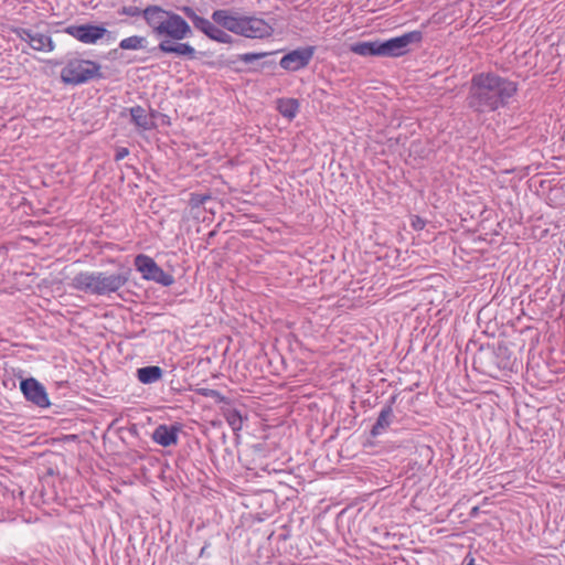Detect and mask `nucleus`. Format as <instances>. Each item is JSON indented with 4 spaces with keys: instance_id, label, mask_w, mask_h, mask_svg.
<instances>
[{
    "instance_id": "1",
    "label": "nucleus",
    "mask_w": 565,
    "mask_h": 565,
    "mask_svg": "<svg viewBox=\"0 0 565 565\" xmlns=\"http://www.w3.org/2000/svg\"><path fill=\"white\" fill-rule=\"evenodd\" d=\"M516 92V83L494 73H479L471 78L467 100L475 111H495L504 107Z\"/></svg>"
},
{
    "instance_id": "2",
    "label": "nucleus",
    "mask_w": 565,
    "mask_h": 565,
    "mask_svg": "<svg viewBox=\"0 0 565 565\" xmlns=\"http://www.w3.org/2000/svg\"><path fill=\"white\" fill-rule=\"evenodd\" d=\"M127 281L128 276L122 273L81 271L72 278L71 287L88 295L109 296L121 289Z\"/></svg>"
},
{
    "instance_id": "3",
    "label": "nucleus",
    "mask_w": 565,
    "mask_h": 565,
    "mask_svg": "<svg viewBox=\"0 0 565 565\" xmlns=\"http://www.w3.org/2000/svg\"><path fill=\"white\" fill-rule=\"evenodd\" d=\"M422 39L423 34L420 31H412L386 41L375 40L356 42L350 45V51L363 57H399L408 52L409 44L419 43Z\"/></svg>"
},
{
    "instance_id": "4",
    "label": "nucleus",
    "mask_w": 565,
    "mask_h": 565,
    "mask_svg": "<svg viewBox=\"0 0 565 565\" xmlns=\"http://www.w3.org/2000/svg\"><path fill=\"white\" fill-rule=\"evenodd\" d=\"M142 17L154 35L161 39L159 49L167 53H177V14L158 6H149L143 9Z\"/></svg>"
},
{
    "instance_id": "5",
    "label": "nucleus",
    "mask_w": 565,
    "mask_h": 565,
    "mask_svg": "<svg viewBox=\"0 0 565 565\" xmlns=\"http://www.w3.org/2000/svg\"><path fill=\"white\" fill-rule=\"evenodd\" d=\"M100 65L94 61L71 58L61 71V79L68 85H81L100 76Z\"/></svg>"
},
{
    "instance_id": "6",
    "label": "nucleus",
    "mask_w": 565,
    "mask_h": 565,
    "mask_svg": "<svg viewBox=\"0 0 565 565\" xmlns=\"http://www.w3.org/2000/svg\"><path fill=\"white\" fill-rule=\"evenodd\" d=\"M134 265L146 280H152L162 286H169L173 282V277L166 274L157 263L148 255L139 254L135 257Z\"/></svg>"
},
{
    "instance_id": "7",
    "label": "nucleus",
    "mask_w": 565,
    "mask_h": 565,
    "mask_svg": "<svg viewBox=\"0 0 565 565\" xmlns=\"http://www.w3.org/2000/svg\"><path fill=\"white\" fill-rule=\"evenodd\" d=\"M65 32L85 44H95L105 35H109L106 28L93 24L70 25Z\"/></svg>"
},
{
    "instance_id": "8",
    "label": "nucleus",
    "mask_w": 565,
    "mask_h": 565,
    "mask_svg": "<svg viewBox=\"0 0 565 565\" xmlns=\"http://www.w3.org/2000/svg\"><path fill=\"white\" fill-rule=\"evenodd\" d=\"M315 54L313 46H306L294 50L284 55L279 62L281 68L288 72H296L308 66Z\"/></svg>"
},
{
    "instance_id": "9",
    "label": "nucleus",
    "mask_w": 565,
    "mask_h": 565,
    "mask_svg": "<svg viewBox=\"0 0 565 565\" xmlns=\"http://www.w3.org/2000/svg\"><path fill=\"white\" fill-rule=\"evenodd\" d=\"M20 388L24 397L34 405L42 408L50 406V399L45 387L35 379L30 377L21 381Z\"/></svg>"
},
{
    "instance_id": "10",
    "label": "nucleus",
    "mask_w": 565,
    "mask_h": 565,
    "mask_svg": "<svg viewBox=\"0 0 565 565\" xmlns=\"http://www.w3.org/2000/svg\"><path fill=\"white\" fill-rule=\"evenodd\" d=\"M274 28L264 19L244 15L241 35L250 39L269 38Z\"/></svg>"
},
{
    "instance_id": "11",
    "label": "nucleus",
    "mask_w": 565,
    "mask_h": 565,
    "mask_svg": "<svg viewBox=\"0 0 565 565\" xmlns=\"http://www.w3.org/2000/svg\"><path fill=\"white\" fill-rule=\"evenodd\" d=\"M17 33L22 41L29 43V45L35 51L51 52L54 49L52 38L46 33H41L31 29H20Z\"/></svg>"
},
{
    "instance_id": "12",
    "label": "nucleus",
    "mask_w": 565,
    "mask_h": 565,
    "mask_svg": "<svg viewBox=\"0 0 565 565\" xmlns=\"http://www.w3.org/2000/svg\"><path fill=\"white\" fill-rule=\"evenodd\" d=\"M243 19L244 15L224 9L215 10L212 13V20L215 24L237 35H241Z\"/></svg>"
},
{
    "instance_id": "13",
    "label": "nucleus",
    "mask_w": 565,
    "mask_h": 565,
    "mask_svg": "<svg viewBox=\"0 0 565 565\" xmlns=\"http://www.w3.org/2000/svg\"><path fill=\"white\" fill-rule=\"evenodd\" d=\"M131 121L142 131L151 130L154 127L153 115L141 106H134L129 109Z\"/></svg>"
},
{
    "instance_id": "14",
    "label": "nucleus",
    "mask_w": 565,
    "mask_h": 565,
    "mask_svg": "<svg viewBox=\"0 0 565 565\" xmlns=\"http://www.w3.org/2000/svg\"><path fill=\"white\" fill-rule=\"evenodd\" d=\"M277 110L279 111V114L288 119L289 121H291L292 119H295L299 113V109H300V103L297 98H291V97H284V98H278L277 102Z\"/></svg>"
},
{
    "instance_id": "15",
    "label": "nucleus",
    "mask_w": 565,
    "mask_h": 565,
    "mask_svg": "<svg viewBox=\"0 0 565 565\" xmlns=\"http://www.w3.org/2000/svg\"><path fill=\"white\" fill-rule=\"evenodd\" d=\"M153 440L161 446H169L177 441V425L173 424L170 427L160 425L153 431Z\"/></svg>"
},
{
    "instance_id": "16",
    "label": "nucleus",
    "mask_w": 565,
    "mask_h": 565,
    "mask_svg": "<svg viewBox=\"0 0 565 565\" xmlns=\"http://www.w3.org/2000/svg\"><path fill=\"white\" fill-rule=\"evenodd\" d=\"M162 376V370L159 366L151 365L137 370V379L142 384H152L158 382Z\"/></svg>"
},
{
    "instance_id": "17",
    "label": "nucleus",
    "mask_w": 565,
    "mask_h": 565,
    "mask_svg": "<svg viewBox=\"0 0 565 565\" xmlns=\"http://www.w3.org/2000/svg\"><path fill=\"white\" fill-rule=\"evenodd\" d=\"M393 416V409L391 406L384 407L377 417L375 425L373 426L372 434L379 435L382 430L386 429L391 424Z\"/></svg>"
},
{
    "instance_id": "18",
    "label": "nucleus",
    "mask_w": 565,
    "mask_h": 565,
    "mask_svg": "<svg viewBox=\"0 0 565 565\" xmlns=\"http://www.w3.org/2000/svg\"><path fill=\"white\" fill-rule=\"evenodd\" d=\"M147 44V40L140 35H132L126 39H122L119 43V47L122 50H141L145 49Z\"/></svg>"
},
{
    "instance_id": "19",
    "label": "nucleus",
    "mask_w": 565,
    "mask_h": 565,
    "mask_svg": "<svg viewBox=\"0 0 565 565\" xmlns=\"http://www.w3.org/2000/svg\"><path fill=\"white\" fill-rule=\"evenodd\" d=\"M206 35L210 39H212L216 42H220V43L230 44L233 41L232 36L227 32H225L224 30H222L214 23L211 25L209 31H206Z\"/></svg>"
},
{
    "instance_id": "20",
    "label": "nucleus",
    "mask_w": 565,
    "mask_h": 565,
    "mask_svg": "<svg viewBox=\"0 0 565 565\" xmlns=\"http://www.w3.org/2000/svg\"><path fill=\"white\" fill-rule=\"evenodd\" d=\"M225 418L233 430L238 431L243 427V419L238 411L230 409L225 413Z\"/></svg>"
},
{
    "instance_id": "21",
    "label": "nucleus",
    "mask_w": 565,
    "mask_h": 565,
    "mask_svg": "<svg viewBox=\"0 0 565 565\" xmlns=\"http://www.w3.org/2000/svg\"><path fill=\"white\" fill-rule=\"evenodd\" d=\"M192 22H193L194 26L196 29H199L200 31H202L204 34H206V31H209V29L213 24V22H211L210 20L201 18L195 14H193V17H192Z\"/></svg>"
},
{
    "instance_id": "22",
    "label": "nucleus",
    "mask_w": 565,
    "mask_h": 565,
    "mask_svg": "<svg viewBox=\"0 0 565 565\" xmlns=\"http://www.w3.org/2000/svg\"><path fill=\"white\" fill-rule=\"evenodd\" d=\"M269 53L267 52H258V53H255V52H250V53H246L242 56V61L245 62V63H250L253 61H256V60H260V58H264L268 55Z\"/></svg>"
},
{
    "instance_id": "23",
    "label": "nucleus",
    "mask_w": 565,
    "mask_h": 565,
    "mask_svg": "<svg viewBox=\"0 0 565 565\" xmlns=\"http://www.w3.org/2000/svg\"><path fill=\"white\" fill-rule=\"evenodd\" d=\"M142 11L140 8L136 7V6H128V7H124L121 9V13L125 14V15H128V17H138L140 14H142Z\"/></svg>"
},
{
    "instance_id": "24",
    "label": "nucleus",
    "mask_w": 565,
    "mask_h": 565,
    "mask_svg": "<svg viewBox=\"0 0 565 565\" xmlns=\"http://www.w3.org/2000/svg\"><path fill=\"white\" fill-rule=\"evenodd\" d=\"M411 225L415 231L424 230L426 222L418 215H414L411 221Z\"/></svg>"
},
{
    "instance_id": "25",
    "label": "nucleus",
    "mask_w": 565,
    "mask_h": 565,
    "mask_svg": "<svg viewBox=\"0 0 565 565\" xmlns=\"http://www.w3.org/2000/svg\"><path fill=\"white\" fill-rule=\"evenodd\" d=\"M179 55L194 56V50L185 43H179Z\"/></svg>"
},
{
    "instance_id": "26",
    "label": "nucleus",
    "mask_w": 565,
    "mask_h": 565,
    "mask_svg": "<svg viewBox=\"0 0 565 565\" xmlns=\"http://www.w3.org/2000/svg\"><path fill=\"white\" fill-rule=\"evenodd\" d=\"M129 154L128 148L120 147L116 150L115 160L120 161Z\"/></svg>"
},
{
    "instance_id": "27",
    "label": "nucleus",
    "mask_w": 565,
    "mask_h": 565,
    "mask_svg": "<svg viewBox=\"0 0 565 565\" xmlns=\"http://www.w3.org/2000/svg\"><path fill=\"white\" fill-rule=\"evenodd\" d=\"M189 30L188 23L179 18V39L183 38Z\"/></svg>"
},
{
    "instance_id": "28",
    "label": "nucleus",
    "mask_w": 565,
    "mask_h": 565,
    "mask_svg": "<svg viewBox=\"0 0 565 565\" xmlns=\"http://www.w3.org/2000/svg\"><path fill=\"white\" fill-rule=\"evenodd\" d=\"M466 561H467L466 565H475V558L473 557H467Z\"/></svg>"
}]
</instances>
